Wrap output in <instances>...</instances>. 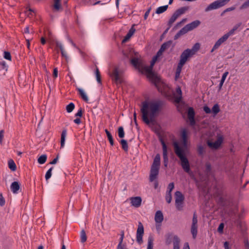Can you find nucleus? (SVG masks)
I'll return each mask as SVG.
<instances>
[{
    "label": "nucleus",
    "mask_w": 249,
    "mask_h": 249,
    "mask_svg": "<svg viewBox=\"0 0 249 249\" xmlns=\"http://www.w3.org/2000/svg\"><path fill=\"white\" fill-rule=\"evenodd\" d=\"M161 106V102L160 101H143L141 108L142 121L147 124L153 122L158 114Z\"/></svg>",
    "instance_id": "1"
},
{
    "label": "nucleus",
    "mask_w": 249,
    "mask_h": 249,
    "mask_svg": "<svg viewBox=\"0 0 249 249\" xmlns=\"http://www.w3.org/2000/svg\"><path fill=\"white\" fill-rule=\"evenodd\" d=\"M157 57H154L151 61L150 66H145L143 63L137 58H133L131 59V63L142 73H146L149 78L155 85L160 82L159 78L153 72V67L156 61Z\"/></svg>",
    "instance_id": "2"
},
{
    "label": "nucleus",
    "mask_w": 249,
    "mask_h": 249,
    "mask_svg": "<svg viewBox=\"0 0 249 249\" xmlns=\"http://www.w3.org/2000/svg\"><path fill=\"white\" fill-rule=\"evenodd\" d=\"M174 151L176 155L180 160V164L185 172L189 173L190 171V164L185 155V149L181 147L178 142L173 143Z\"/></svg>",
    "instance_id": "3"
},
{
    "label": "nucleus",
    "mask_w": 249,
    "mask_h": 249,
    "mask_svg": "<svg viewBox=\"0 0 249 249\" xmlns=\"http://www.w3.org/2000/svg\"><path fill=\"white\" fill-rule=\"evenodd\" d=\"M194 55V52L189 49L185 50L180 54L179 61L175 73V79L177 80L179 77L182 69L184 64Z\"/></svg>",
    "instance_id": "4"
},
{
    "label": "nucleus",
    "mask_w": 249,
    "mask_h": 249,
    "mask_svg": "<svg viewBox=\"0 0 249 249\" xmlns=\"http://www.w3.org/2000/svg\"><path fill=\"white\" fill-rule=\"evenodd\" d=\"M160 164V157L159 154H157L154 159L153 162L151 165L150 173L149 176V180L153 182L157 178L159 172V169Z\"/></svg>",
    "instance_id": "5"
},
{
    "label": "nucleus",
    "mask_w": 249,
    "mask_h": 249,
    "mask_svg": "<svg viewBox=\"0 0 249 249\" xmlns=\"http://www.w3.org/2000/svg\"><path fill=\"white\" fill-rule=\"evenodd\" d=\"M109 76L112 81L116 85L121 84L123 82L122 73L117 67H115L109 73Z\"/></svg>",
    "instance_id": "6"
},
{
    "label": "nucleus",
    "mask_w": 249,
    "mask_h": 249,
    "mask_svg": "<svg viewBox=\"0 0 249 249\" xmlns=\"http://www.w3.org/2000/svg\"><path fill=\"white\" fill-rule=\"evenodd\" d=\"M229 1V0H218L214 1L208 6L205 9V11L208 12L212 10L218 9L224 6Z\"/></svg>",
    "instance_id": "7"
},
{
    "label": "nucleus",
    "mask_w": 249,
    "mask_h": 249,
    "mask_svg": "<svg viewBox=\"0 0 249 249\" xmlns=\"http://www.w3.org/2000/svg\"><path fill=\"white\" fill-rule=\"evenodd\" d=\"M197 216L196 213L195 212L193 213L192 223L191 228V232L194 239H196L197 234Z\"/></svg>",
    "instance_id": "8"
},
{
    "label": "nucleus",
    "mask_w": 249,
    "mask_h": 249,
    "mask_svg": "<svg viewBox=\"0 0 249 249\" xmlns=\"http://www.w3.org/2000/svg\"><path fill=\"white\" fill-rule=\"evenodd\" d=\"M144 234L143 226L141 222L139 223L138 227L136 233V241L139 245H141L142 242V236Z\"/></svg>",
    "instance_id": "9"
},
{
    "label": "nucleus",
    "mask_w": 249,
    "mask_h": 249,
    "mask_svg": "<svg viewBox=\"0 0 249 249\" xmlns=\"http://www.w3.org/2000/svg\"><path fill=\"white\" fill-rule=\"evenodd\" d=\"M160 141L162 146L164 165L165 167H167L168 162L167 147L164 140L162 138L160 139Z\"/></svg>",
    "instance_id": "10"
},
{
    "label": "nucleus",
    "mask_w": 249,
    "mask_h": 249,
    "mask_svg": "<svg viewBox=\"0 0 249 249\" xmlns=\"http://www.w3.org/2000/svg\"><path fill=\"white\" fill-rule=\"evenodd\" d=\"M222 142L223 137L220 136L217 138L215 142H212L210 141H208L207 143L210 148L216 149L221 145Z\"/></svg>",
    "instance_id": "11"
},
{
    "label": "nucleus",
    "mask_w": 249,
    "mask_h": 249,
    "mask_svg": "<svg viewBox=\"0 0 249 249\" xmlns=\"http://www.w3.org/2000/svg\"><path fill=\"white\" fill-rule=\"evenodd\" d=\"M188 118L190 122V124L193 126L195 124L196 122L195 120V112L193 107H189L187 112Z\"/></svg>",
    "instance_id": "12"
},
{
    "label": "nucleus",
    "mask_w": 249,
    "mask_h": 249,
    "mask_svg": "<svg viewBox=\"0 0 249 249\" xmlns=\"http://www.w3.org/2000/svg\"><path fill=\"white\" fill-rule=\"evenodd\" d=\"M131 205L135 207H139L142 203V198L140 196L132 197L130 198Z\"/></svg>",
    "instance_id": "13"
},
{
    "label": "nucleus",
    "mask_w": 249,
    "mask_h": 249,
    "mask_svg": "<svg viewBox=\"0 0 249 249\" xmlns=\"http://www.w3.org/2000/svg\"><path fill=\"white\" fill-rule=\"evenodd\" d=\"M176 94L174 95L175 102L176 103H179L182 99V91L180 87H178L176 88Z\"/></svg>",
    "instance_id": "14"
},
{
    "label": "nucleus",
    "mask_w": 249,
    "mask_h": 249,
    "mask_svg": "<svg viewBox=\"0 0 249 249\" xmlns=\"http://www.w3.org/2000/svg\"><path fill=\"white\" fill-rule=\"evenodd\" d=\"M8 70V66L4 61H0V76L5 75Z\"/></svg>",
    "instance_id": "15"
},
{
    "label": "nucleus",
    "mask_w": 249,
    "mask_h": 249,
    "mask_svg": "<svg viewBox=\"0 0 249 249\" xmlns=\"http://www.w3.org/2000/svg\"><path fill=\"white\" fill-rule=\"evenodd\" d=\"M212 165L210 162H206L205 164V169L204 170V173L205 175L209 177L212 175Z\"/></svg>",
    "instance_id": "16"
},
{
    "label": "nucleus",
    "mask_w": 249,
    "mask_h": 249,
    "mask_svg": "<svg viewBox=\"0 0 249 249\" xmlns=\"http://www.w3.org/2000/svg\"><path fill=\"white\" fill-rule=\"evenodd\" d=\"M200 24V22L199 20H196L195 21H194L190 23H189L187 25H186V27H187L188 30L191 31L193 29L196 28L197 26H198Z\"/></svg>",
    "instance_id": "17"
},
{
    "label": "nucleus",
    "mask_w": 249,
    "mask_h": 249,
    "mask_svg": "<svg viewBox=\"0 0 249 249\" xmlns=\"http://www.w3.org/2000/svg\"><path fill=\"white\" fill-rule=\"evenodd\" d=\"M175 203L183 202L184 196L180 191H177L175 194Z\"/></svg>",
    "instance_id": "18"
},
{
    "label": "nucleus",
    "mask_w": 249,
    "mask_h": 249,
    "mask_svg": "<svg viewBox=\"0 0 249 249\" xmlns=\"http://www.w3.org/2000/svg\"><path fill=\"white\" fill-rule=\"evenodd\" d=\"M189 9V6H184L177 9L175 13L179 17L181 15L185 14Z\"/></svg>",
    "instance_id": "19"
},
{
    "label": "nucleus",
    "mask_w": 249,
    "mask_h": 249,
    "mask_svg": "<svg viewBox=\"0 0 249 249\" xmlns=\"http://www.w3.org/2000/svg\"><path fill=\"white\" fill-rule=\"evenodd\" d=\"M10 188L13 193H17L20 188V185L18 182L14 181L11 184Z\"/></svg>",
    "instance_id": "20"
},
{
    "label": "nucleus",
    "mask_w": 249,
    "mask_h": 249,
    "mask_svg": "<svg viewBox=\"0 0 249 249\" xmlns=\"http://www.w3.org/2000/svg\"><path fill=\"white\" fill-rule=\"evenodd\" d=\"M163 220V216L160 211H158L155 214V220L156 223H161Z\"/></svg>",
    "instance_id": "21"
},
{
    "label": "nucleus",
    "mask_w": 249,
    "mask_h": 249,
    "mask_svg": "<svg viewBox=\"0 0 249 249\" xmlns=\"http://www.w3.org/2000/svg\"><path fill=\"white\" fill-rule=\"evenodd\" d=\"M60 1L61 0H53V9L54 11L58 12L62 10Z\"/></svg>",
    "instance_id": "22"
},
{
    "label": "nucleus",
    "mask_w": 249,
    "mask_h": 249,
    "mask_svg": "<svg viewBox=\"0 0 249 249\" xmlns=\"http://www.w3.org/2000/svg\"><path fill=\"white\" fill-rule=\"evenodd\" d=\"M179 243V238L178 236L175 235L173 238V249H180Z\"/></svg>",
    "instance_id": "23"
},
{
    "label": "nucleus",
    "mask_w": 249,
    "mask_h": 249,
    "mask_svg": "<svg viewBox=\"0 0 249 249\" xmlns=\"http://www.w3.org/2000/svg\"><path fill=\"white\" fill-rule=\"evenodd\" d=\"M67 136V130L64 129L62 130L61 135L60 144L61 147H63L65 145V138Z\"/></svg>",
    "instance_id": "24"
},
{
    "label": "nucleus",
    "mask_w": 249,
    "mask_h": 249,
    "mask_svg": "<svg viewBox=\"0 0 249 249\" xmlns=\"http://www.w3.org/2000/svg\"><path fill=\"white\" fill-rule=\"evenodd\" d=\"M181 137L183 140V146L182 147L184 148L186 146L187 144V131L185 129H183L181 133Z\"/></svg>",
    "instance_id": "25"
},
{
    "label": "nucleus",
    "mask_w": 249,
    "mask_h": 249,
    "mask_svg": "<svg viewBox=\"0 0 249 249\" xmlns=\"http://www.w3.org/2000/svg\"><path fill=\"white\" fill-rule=\"evenodd\" d=\"M77 90L82 99L87 102L89 100V98L84 91L80 88H77Z\"/></svg>",
    "instance_id": "26"
},
{
    "label": "nucleus",
    "mask_w": 249,
    "mask_h": 249,
    "mask_svg": "<svg viewBox=\"0 0 249 249\" xmlns=\"http://www.w3.org/2000/svg\"><path fill=\"white\" fill-rule=\"evenodd\" d=\"M228 74H229L228 71H226L223 74L222 78L220 81V83H219V86H218V90L219 91H220L223 85V84L225 82V80L227 75H228Z\"/></svg>",
    "instance_id": "27"
},
{
    "label": "nucleus",
    "mask_w": 249,
    "mask_h": 249,
    "mask_svg": "<svg viewBox=\"0 0 249 249\" xmlns=\"http://www.w3.org/2000/svg\"><path fill=\"white\" fill-rule=\"evenodd\" d=\"M212 113L213 114V116L216 115L220 111L219 106L218 104H215L213 107L212 109Z\"/></svg>",
    "instance_id": "28"
},
{
    "label": "nucleus",
    "mask_w": 249,
    "mask_h": 249,
    "mask_svg": "<svg viewBox=\"0 0 249 249\" xmlns=\"http://www.w3.org/2000/svg\"><path fill=\"white\" fill-rule=\"evenodd\" d=\"M172 43L173 41L172 40H169L166 42H164L161 45L160 49L164 52L171 47V46L172 44Z\"/></svg>",
    "instance_id": "29"
},
{
    "label": "nucleus",
    "mask_w": 249,
    "mask_h": 249,
    "mask_svg": "<svg viewBox=\"0 0 249 249\" xmlns=\"http://www.w3.org/2000/svg\"><path fill=\"white\" fill-rule=\"evenodd\" d=\"M168 8V5H166L162 6L159 7L156 10V13L157 14H160L165 12Z\"/></svg>",
    "instance_id": "30"
},
{
    "label": "nucleus",
    "mask_w": 249,
    "mask_h": 249,
    "mask_svg": "<svg viewBox=\"0 0 249 249\" xmlns=\"http://www.w3.org/2000/svg\"><path fill=\"white\" fill-rule=\"evenodd\" d=\"M178 17L177 16V15L174 12L168 22V26H169V27H171L173 23L176 20Z\"/></svg>",
    "instance_id": "31"
},
{
    "label": "nucleus",
    "mask_w": 249,
    "mask_h": 249,
    "mask_svg": "<svg viewBox=\"0 0 249 249\" xmlns=\"http://www.w3.org/2000/svg\"><path fill=\"white\" fill-rule=\"evenodd\" d=\"M87 239V235L85 230H82L80 232V241L81 243H85Z\"/></svg>",
    "instance_id": "32"
},
{
    "label": "nucleus",
    "mask_w": 249,
    "mask_h": 249,
    "mask_svg": "<svg viewBox=\"0 0 249 249\" xmlns=\"http://www.w3.org/2000/svg\"><path fill=\"white\" fill-rule=\"evenodd\" d=\"M105 132L107 134V137L108 140L109 142V143L111 146H113L114 145V141L113 137L111 134V133L109 132V131L107 129H105Z\"/></svg>",
    "instance_id": "33"
},
{
    "label": "nucleus",
    "mask_w": 249,
    "mask_h": 249,
    "mask_svg": "<svg viewBox=\"0 0 249 249\" xmlns=\"http://www.w3.org/2000/svg\"><path fill=\"white\" fill-rule=\"evenodd\" d=\"M8 167L13 171H15L17 169V166L12 160H10L8 161Z\"/></svg>",
    "instance_id": "34"
},
{
    "label": "nucleus",
    "mask_w": 249,
    "mask_h": 249,
    "mask_svg": "<svg viewBox=\"0 0 249 249\" xmlns=\"http://www.w3.org/2000/svg\"><path fill=\"white\" fill-rule=\"evenodd\" d=\"M120 143L122 145V147L123 150L125 152H127L128 150V146L127 141L124 139H122L120 141Z\"/></svg>",
    "instance_id": "35"
},
{
    "label": "nucleus",
    "mask_w": 249,
    "mask_h": 249,
    "mask_svg": "<svg viewBox=\"0 0 249 249\" xmlns=\"http://www.w3.org/2000/svg\"><path fill=\"white\" fill-rule=\"evenodd\" d=\"M47 159V156L46 155H42L38 158L37 161L39 164H42L46 161Z\"/></svg>",
    "instance_id": "36"
},
{
    "label": "nucleus",
    "mask_w": 249,
    "mask_h": 249,
    "mask_svg": "<svg viewBox=\"0 0 249 249\" xmlns=\"http://www.w3.org/2000/svg\"><path fill=\"white\" fill-rule=\"evenodd\" d=\"M197 152L199 155L203 156L205 152V147L201 145H198L197 146Z\"/></svg>",
    "instance_id": "37"
},
{
    "label": "nucleus",
    "mask_w": 249,
    "mask_h": 249,
    "mask_svg": "<svg viewBox=\"0 0 249 249\" xmlns=\"http://www.w3.org/2000/svg\"><path fill=\"white\" fill-rule=\"evenodd\" d=\"M153 240H154L152 236H150L148 237L147 249H153Z\"/></svg>",
    "instance_id": "38"
},
{
    "label": "nucleus",
    "mask_w": 249,
    "mask_h": 249,
    "mask_svg": "<svg viewBox=\"0 0 249 249\" xmlns=\"http://www.w3.org/2000/svg\"><path fill=\"white\" fill-rule=\"evenodd\" d=\"M172 234L171 233H168L165 235L166 238V244L167 245H169L172 242Z\"/></svg>",
    "instance_id": "39"
},
{
    "label": "nucleus",
    "mask_w": 249,
    "mask_h": 249,
    "mask_svg": "<svg viewBox=\"0 0 249 249\" xmlns=\"http://www.w3.org/2000/svg\"><path fill=\"white\" fill-rule=\"evenodd\" d=\"M75 107V105L73 103H71L66 106V110L68 113L72 111Z\"/></svg>",
    "instance_id": "40"
},
{
    "label": "nucleus",
    "mask_w": 249,
    "mask_h": 249,
    "mask_svg": "<svg viewBox=\"0 0 249 249\" xmlns=\"http://www.w3.org/2000/svg\"><path fill=\"white\" fill-rule=\"evenodd\" d=\"M118 136L120 138H123L124 136V132L123 126H120L118 130Z\"/></svg>",
    "instance_id": "41"
},
{
    "label": "nucleus",
    "mask_w": 249,
    "mask_h": 249,
    "mask_svg": "<svg viewBox=\"0 0 249 249\" xmlns=\"http://www.w3.org/2000/svg\"><path fill=\"white\" fill-rule=\"evenodd\" d=\"M246 213V210L244 208V207H242L241 208V211L240 213L238 214V217L239 218V219H242L244 217Z\"/></svg>",
    "instance_id": "42"
},
{
    "label": "nucleus",
    "mask_w": 249,
    "mask_h": 249,
    "mask_svg": "<svg viewBox=\"0 0 249 249\" xmlns=\"http://www.w3.org/2000/svg\"><path fill=\"white\" fill-rule=\"evenodd\" d=\"M95 75L97 82L100 84L101 83V78L100 71L97 67L96 68Z\"/></svg>",
    "instance_id": "43"
},
{
    "label": "nucleus",
    "mask_w": 249,
    "mask_h": 249,
    "mask_svg": "<svg viewBox=\"0 0 249 249\" xmlns=\"http://www.w3.org/2000/svg\"><path fill=\"white\" fill-rule=\"evenodd\" d=\"M200 48V44L198 43H196L193 47V48L190 49L191 51L194 52V55L196 53L199 49Z\"/></svg>",
    "instance_id": "44"
},
{
    "label": "nucleus",
    "mask_w": 249,
    "mask_h": 249,
    "mask_svg": "<svg viewBox=\"0 0 249 249\" xmlns=\"http://www.w3.org/2000/svg\"><path fill=\"white\" fill-rule=\"evenodd\" d=\"M53 169V167H51L46 172L45 174V179L46 180H48L52 176V171Z\"/></svg>",
    "instance_id": "45"
},
{
    "label": "nucleus",
    "mask_w": 249,
    "mask_h": 249,
    "mask_svg": "<svg viewBox=\"0 0 249 249\" xmlns=\"http://www.w3.org/2000/svg\"><path fill=\"white\" fill-rule=\"evenodd\" d=\"M172 198V197L171 193L166 192L165 196V199L166 202L168 203H170L171 202Z\"/></svg>",
    "instance_id": "46"
},
{
    "label": "nucleus",
    "mask_w": 249,
    "mask_h": 249,
    "mask_svg": "<svg viewBox=\"0 0 249 249\" xmlns=\"http://www.w3.org/2000/svg\"><path fill=\"white\" fill-rule=\"evenodd\" d=\"M189 31L188 30L187 27H186V26L185 25L183 28H182L181 30H180L178 32L181 36H182V35L185 34L186 33H187Z\"/></svg>",
    "instance_id": "47"
},
{
    "label": "nucleus",
    "mask_w": 249,
    "mask_h": 249,
    "mask_svg": "<svg viewBox=\"0 0 249 249\" xmlns=\"http://www.w3.org/2000/svg\"><path fill=\"white\" fill-rule=\"evenodd\" d=\"M241 219H239V218L238 217V218L235 220L234 223L237 225L238 227L242 228L244 223L241 220Z\"/></svg>",
    "instance_id": "48"
},
{
    "label": "nucleus",
    "mask_w": 249,
    "mask_h": 249,
    "mask_svg": "<svg viewBox=\"0 0 249 249\" xmlns=\"http://www.w3.org/2000/svg\"><path fill=\"white\" fill-rule=\"evenodd\" d=\"M228 37L225 34L223 36H222L221 37H220L218 40H217L218 42L221 44L226 41L228 39Z\"/></svg>",
    "instance_id": "49"
},
{
    "label": "nucleus",
    "mask_w": 249,
    "mask_h": 249,
    "mask_svg": "<svg viewBox=\"0 0 249 249\" xmlns=\"http://www.w3.org/2000/svg\"><path fill=\"white\" fill-rule=\"evenodd\" d=\"M228 37L225 34L223 36H222L221 37H220L218 40H217L218 42L221 44L226 41L228 39Z\"/></svg>",
    "instance_id": "50"
},
{
    "label": "nucleus",
    "mask_w": 249,
    "mask_h": 249,
    "mask_svg": "<svg viewBox=\"0 0 249 249\" xmlns=\"http://www.w3.org/2000/svg\"><path fill=\"white\" fill-rule=\"evenodd\" d=\"M3 57L5 59L8 60H11V55L9 52L5 51L4 52V55Z\"/></svg>",
    "instance_id": "51"
},
{
    "label": "nucleus",
    "mask_w": 249,
    "mask_h": 249,
    "mask_svg": "<svg viewBox=\"0 0 249 249\" xmlns=\"http://www.w3.org/2000/svg\"><path fill=\"white\" fill-rule=\"evenodd\" d=\"M176 207L178 211L182 210L183 207V202L175 203Z\"/></svg>",
    "instance_id": "52"
},
{
    "label": "nucleus",
    "mask_w": 249,
    "mask_h": 249,
    "mask_svg": "<svg viewBox=\"0 0 249 249\" xmlns=\"http://www.w3.org/2000/svg\"><path fill=\"white\" fill-rule=\"evenodd\" d=\"M174 188V183L173 182L170 183L167 187V191L166 192L171 193L172 191Z\"/></svg>",
    "instance_id": "53"
},
{
    "label": "nucleus",
    "mask_w": 249,
    "mask_h": 249,
    "mask_svg": "<svg viewBox=\"0 0 249 249\" xmlns=\"http://www.w3.org/2000/svg\"><path fill=\"white\" fill-rule=\"evenodd\" d=\"M224 227V223H220L218 227L217 231L220 233H222L223 232Z\"/></svg>",
    "instance_id": "54"
},
{
    "label": "nucleus",
    "mask_w": 249,
    "mask_h": 249,
    "mask_svg": "<svg viewBox=\"0 0 249 249\" xmlns=\"http://www.w3.org/2000/svg\"><path fill=\"white\" fill-rule=\"evenodd\" d=\"M248 7H249V0L246 1L244 3H243V4L240 7V9H244Z\"/></svg>",
    "instance_id": "55"
},
{
    "label": "nucleus",
    "mask_w": 249,
    "mask_h": 249,
    "mask_svg": "<svg viewBox=\"0 0 249 249\" xmlns=\"http://www.w3.org/2000/svg\"><path fill=\"white\" fill-rule=\"evenodd\" d=\"M124 237V231H122V233H121V236L120 238V241H119V244L118 245V246H119V247H121V246H124V244H122L123 241Z\"/></svg>",
    "instance_id": "56"
},
{
    "label": "nucleus",
    "mask_w": 249,
    "mask_h": 249,
    "mask_svg": "<svg viewBox=\"0 0 249 249\" xmlns=\"http://www.w3.org/2000/svg\"><path fill=\"white\" fill-rule=\"evenodd\" d=\"M221 44L219 43L217 41L215 42V44L213 46L211 52H213L214 50L217 49Z\"/></svg>",
    "instance_id": "57"
},
{
    "label": "nucleus",
    "mask_w": 249,
    "mask_h": 249,
    "mask_svg": "<svg viewBox=\"0 0 249 249\" xmlns=\"http://www.w3.org/2000/svg\"><path fill=\"white\" fill-rule=\"evenodd\" d=\"M134 26L135 24H133L131 27V28L129 29L128 32L127 33V34H129L131 36L133 35L136 31Z\"/></svg>",
    "instance_id": "58"
},
{
    "label": "nucleus",
    "mask_w": 249,
    "mask_h": 249,
    "mask_svg": "<svg viewBox=\"0 0 249 249\" xmlns=\"http://www.w3.org/2000/svg\"><path fill=\"white\" fill-rule=\"evenodd\" d=\"M83 113V109L80 107L78 110L77 112L75 114V116L81 117Z\"/></svg>",
    "instance_id": "59"
},
{
    "label": "nucleus",
    "mask_w": 249,
    "mask_h": 249,
    "mask_svg": "<svg viewBox=\"0 0 249 249\" xmlns=\"http://www.w3.org/2000/svg\"><path fill=\"white\" fill-rule=\"evenodd\" d=\"M5 203V199L2 196V194H0V206H3L4 205Z\"/></svg>",
    "instance_id": "60"
},
{
    "label": "nucleus",
    "mask_w": 249,
    "mask_h": 249,
    "mask_svg": "<svg viewBox=\"0 0 249 249\" xmlns=\"http://www.w3.org/2000/svg\"><path fill=\"white\" fill-rule=\"evenodd\" d=\"M131 36L127 33L126 36H124V38L123 39L122 43H125L128 41Z\"/></svg>",
    "instance_id": "61"
},
{
    "label": "nucleus",
    "mask_w": 249,
    "mask_h": 249,
    "mask_svg": "<svg viewBox=\"0 0 249 249\" xmlns=\"http://www.w3.org/2000/svg\"><path fill=\"white\" fill-rule=\"evenodd\" d=\"M203 110L207 114H209V113H212L211 109L207 106H204Z\"/></svg>",
    "instance_id": "62"
},
{
    "label": "nucleus",
    "mask_w": 249,
    "mask_h": 249,
    "mask_svg": "<svg viewBox=\"0 0 249 249\" xmlns=\"http://www.w3.org/2000/svg\"><path fill=\"white\" fill-rule=\"evenodd\" d=\"M225 198H223L222 196H220L218 199V203H219L220 205L224 206L225 205Z\"/></svg>",
    "instance_id": "63"
},
{
    "label": "nucleus",
    "mask_w": 249,
    "mask_h": 249,
    "mask_svg": "<svg viewBox=\"0 0 249 249\" xmlns=\"http://www.w3.org/2000/svg\"><path fill=\"white\" fill-rule=\"evenodd\" d=\"M62 56L64 57L66 60L68 59L67 52L65 51L64 49L61 51Z\"/></svg>",
    "instance_id": "64"
}]
</instances>
